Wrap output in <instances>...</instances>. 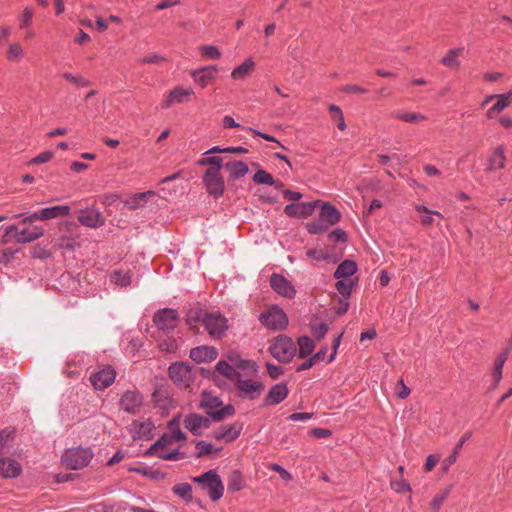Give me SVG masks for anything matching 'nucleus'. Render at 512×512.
I'll use <instances>...</instances> for the list:
<instances>
[{
	"label": "nucleus",
	"instance_id": "f257e3e1",
	"mask_svg": "<svg viewBox=\"0 0 512 512\" xmlns=\"http://www.w3.org/2000/svg\"><path fill=\"white\" fill-rule=\"evenodd\" d=\"M199 407L204 409L214 421L230 417L235 411L232 405L223 406L220 399L210 392L202 393Z\"/></svg>",
	"mask_w": 512,
	"mask_h": 512
},
{
	"label": "nucleus",
	"instance_id": "ea45409f",
	"mask_svg": "<svg viewBox=\"0 0 512 512\" xmlns=\"http://www.w3.org/2000/svg\"><path fill=\"white\" fill-rule=\"evenodd\" d=\"M452 490V485L445 487L439 494L435 495L430 502V509L433 512H437L442 506L443 502L447 499L448 495Z\"/></svg>",
	"mask_w": 512,
	"mask_h": 512
},
{
	"label": "nucleus",
	"instance_id": "f704fd0d",
	"mask_svg": "<svg viewBox=\"0 0 512 512\" xmlns=\"http://www.w3.org/2000/svg\"><path fill=\"white\" fill-rule=\"evenodd\" d=\"M132 427H133L134 433L139 438H144V437L147 438L151 434V432L154 428V424L150 420L135 421V422H133Z\"/></svg>",
	"mask_w": 512,
	"mask_h": 512
},
{
	"label": "nucleus",
	"instance_id": "4d7b16f0",
	"mask_svg": "<svg viewBox=\"0 0 512 512\" xmlns=\"http://www.w3.org/2000/svg\"><path fill=\"white\" fill-rule=\"evenodd\" d=\"M327 331H328V325L325 323H321L317 326L312 327V335L317 340H321L322 338H324Z\"/></svg>",
	"mask_w": 512,
	"mask_h": 512
},
{
	"label": "nucleus",
	"instance_id": "a878e982",
	"mask_svg": "<svg viewBox=\"0 0 512 512\" xmlns=\"http://www.w3.org/2000/svg\"><path fill=\"white\" fill-rule=\"evenodd\" d=\"M217 74V68L215 66H207L200 70L194 71L192 77L201 87H206L210 81H212Z\"/></svg>",
	"mask_w": 512,
	"mask_h": 512
},
{
	"label": "nucleus",
	"instance_id": "ddd939ff",
	"mask_svg": "<svg viewBox=\"0 0 512 512\" xmlns=\"http://www.w3.org/2000/svg\"><path fill=\"white\" fill-rule=\"evenodd\" d=\"M77 219L82 225L89 228H98L105 224L102 213L95 209L79 210Z\"/></svg>",
	"mask_w": 512,
	"mask_h": 512
},
{
	"label": "nucleus",
	"instance_id": "680f3d73",
	"mask_svg": "<svg viewBox=\"0 0 512 512\" xmlns=\"http://www.w3.org/2000/svg\"><path fill=\"white\" fill-rule=\"evenodd\" d=\"M328 238L333 242H344L346 240V233L341 229H335L329 233Z\"/></svg>",
	"mask_w": 512,
	"mask_h": 512
},
{
	"label": "nucleus",
	"instance_id": "aec40b11",
	"mask_svg": "<svg viewBox=\"0 0 512 512\" xmlns=\"http://www.w3.org/2000/svg\"><path fill=\"white\" fill-rule=\"evenodd\" d=\"M194 94L191 88L184 89L182 87H176L167 95L162 108H168L175 103H183L190 100V97Z\"/></svg>",
	"mask_w": 512,
	"mask_h": 512
},
{
	"label": "nucleus",
	"instance_id": "c756f323",
	"mask_svg": "<svg viewBox=\"0 0 512 512\" xmlns=\"http://www.w3.org/2000/svg\"><path fill=\"white\" fill-rule=\"evenodd\" d=\"M20 472V465L11 459L0 458V476L11 478L16 477Z\"/></svg>",
	"mask_w": 512,
	"mask_h": 512
},
{
	"label": "nucleus",
	"instance_id": "e433bc0d",
	"mask_svg": "<svg viewBox=\"0 0 512 512\" xmlns=\"http://www.w3.org/2000/svg\"><path fill=\"white\" fill-rule=\"evenodd\" d=\"M415 210L418 212V213H423L424 215H422L420 217V221L423 225L425 226H430L433 224L434 220L432 218V215H436L438 217H442V214L438 211H433V210H430L428 209L426 206L424 205H416L415 206Z\"/></svg>",
	"mask_w": 512,
	"mask_h": 512
},
{
	"label": "nucleus",
	"instance_id": "8fccbe9b",
	"mask_svg": "<svg viewBox=\"0 0 512 512\" xmlns=\"http://www.w3.org/2000/svg\"><path fill=\"white\" fill-rule=\"evenodd\" d=\"M159 348L163 352L173 353L177 350L178 344L174 338L168 337L159 343Z\"/></svg>",
	"mask_w": 512,
	"mask_h": 512
},
{
	"label": "nucleus",
	"instance_id": "423d86ee",
	"mask_svg": "<svg viewBox=\"0 0 512 512\" xmlns=\"http://www.w3.org/2000/svg\"><path fill=\"white\" fill-rule=\"evenodd\" d=\"M116 378V371L111 366H103L98 371L91 373L90 383L96 390H105Z\"/></svg>",
	"mask_w": 512,
	"mask_h": 512
},
{
	"label": "nucleus",
	"instance_id": "bf43d9fd",
	"mask_svg": "<svg viewBox=\"0 0 512 512\" xmlns=\"http://www.w3.org/2000/svg\"><path fill=\"white\" fill-rule=\"evenodd\" d=\"M457 460V451H453V453L448 456L447 458H445L443 461H442V465H441V471L443 473H446L450 467L456 462Z\"/></svg>",
	"mask_w": 512,
	"mask_h": 512
},
{
	"label": "nucleus",
	"instance_id": "39448f33",
	"mask_svg": "<svg viewBox=\"0 0 512 512\" xmlns=\"http://www.w3.org/2000/svg\"><path fill=\"white\" fill-rule=\"evenodd\" d=\"M270 352L280 362H289L296 352L293 341L286 336H279L270 346Z\"/></svg>",
	"mask_w": 512,
	"mask_h": 512
},
{
	"label": "nucleus",
	"instance_id": "b1692460",
	"mask_svg": "<svg viewBox=\"0 0 512 512\" xmlns=\"http://www.w3.org/2000/svg\"><path fill=\"white\" fill-rule=\"evenodd\" d=\"M497 102L487 111V117L493 119L512 103V90L506 94L496 95Z\"/></svg>",
	"mask_w": 512,
	"mask_h": 512
},
{
	"label": "nucleus",
	"instance_id": "09e8293b",
	"mask_svg": "<svg viewBox=\"0 0 512 512\" xmlns=\"http://www.w3.org/2000/svg\"><path fill=\"white\" fill-rule=\"evenodd\" d=\"M199 164L202 166L209 165L210 166L209 169L217 168V171H220V169L223 165V159L218 156L206 157V158H202L201 160H199Z\"/></svg>",
	"mask_w": 512,
	"mask_h": 512
},
{
	"label": "nucleus",
	"instance_id": "13d9d810",
	"mask_svg": "<svg viewBox=\"0 0 512 512\" xmlns=\"http://www.w3.org/2000/svg\"><path fill=\"white\" fill-rule=\"evenodd\" d=\"M391 487L394 491L398 492V493H403V492H406V491H410V486L409 484L403 480V479H400V480H392L391 481Z\"/></svg>",
	"mask_w": 512,
	"mask_h": 512
},
{
	"label": "nucleus",
	"instance_id": "bb28decb",
	"mask_svg": "<svg viewBox=\"0 0 512 512\" xmlns=\"http://www.w3.org/2000/svg\"><path fill=\"white\" fill-rule=\"evenodd\" d=\"M506 163L505 147L502 145L497 146L491 153L488 161V170L503 169Z\"/></svg>",
	"mask_w": 512,
	"mask_h": 512
},
{
	"label": "nucleus",
	"instance_id": "dca6fc26",
	"mask_svg": "<svg viewBox=\"0 0 512 512\" xmlns=\"http://www.w3.org/2000/svg\"><path fill=\"white\" fill-rule=\"evenodd\" d=\"M271 287L274 289L275 292L278 294L287 297V298H293L295 296L296 290L291 284L290 281H288L284 276L274 274L271 276L270 279Z\"/></svg>",
	"mask_w": 512,
	"mask_h": 512
},
{
	"label": "nucleus",
	"instance_id": "c85d7f7f",
	"mask_svg": "<svg viewBox=\"0 0 512 512\" xmlns=\"http://www.w3.org/2000/svg\"><path fill=\"white\" fill-rule=\"evenodd\" d=\"M208 314L209 313H206L198 306L191 307L187 312L186 324L189 326L191 330L198 332V322H203V318L205 317V315Z\"/></svg>",
	"mask_w": 512,
	"mask_h": 512
},
{
	"label": "nucleus",
	"instance_id": "79ce46f5",
	"mask_svg": "<svg viewBox=\"0 0 512 512\" xmlns=\"http://www.w3.org/2000/svg\"><path fill=\"white\" fill-rule=\"evenodd\" d=\"M298 344H299V356L300 357L304 358L313 352L314 343H313L312 339H310L309 337L303 336V337L299 338Z\"/></svg>",
	"mask_w": 512,
	"mask_h": 512
},
{
	"label": "nucleus",
	"instance_id": "cd10ccee",
	"mask_svg": "<svg viewBox=\"0 0 512 512\" xmlns=\"http://www.w3.org/2000/svg\"><path fill=\"white\" fill-rule=\"evenodd\" d=\"M319 218L330 227L339 221L340 212L334 206L325 203L321 208Z\"/></svg>",
	"mask_w": 512,
	"mask_h": 512
},
{
	"label": "nucleus",
	"instance_id": "2eb2a0df",
	"mask_svg": "<svg viewBox=\"0 0 512 512\" xmlns=\"http://www.w3.org/2000/svg\"><path fill=\"white\" fill-rule=\"evenodd\" d=\"M318 202L319 201L289 204L285 207L284 212L290 217L306 218L312 215Z\"/></svg>",
	"mask_w": 512,
	"mask_h": 512
},
{
	"label": "nucleus",
	"instance_id": "473e14b6",
	"mask_svg": "<svg viewBox=\"0 0 512 512\" xmlns=\"http://www.w3.org/2000/svg\"><path fill=\"white\" fill-rule=\"evenodd\" d=\"M225 168L233 179L241 178L248 172V166L242 161L228 162Z\"/></svg>",
	"mask_w": 512,
	"mask_h": 512
},
{
	"label": "nucleus",
	"instance_id": "0eeeda50",
	"mask_svg": "<svg viewBox=\"0 0 512 512\" xmlns=\"http://www.w3.org/2000/svg\"><path fill=\"white\" fill-rule=\"evenodd\" d=\"M260 321L268 328L278 330L286 327L288 319L282 309L271 307L260 316Z\"/></svg>",
	"mask_w": 512,
	"mask_h": 512
},
{
	"label": "nucleus",
	"instance_id": "6e6d98bb",
	"mask_svg": "<svg viewBox=\"0 0 512 512\" xmlns=\"http://www.w3.org/2000/svg\"><path fill=\"white\" fill-rule=\"evenodd\" d=\"M173 490L177 495H179L182 498H190L191 497L192 488L187 483L178 484V485L174 486Z\"/></svg>",
	"mask_w": 512,
	"mask_h": 512
},
{
	"label": "nucleus",
	"instance_id": "9d476101",
	"mask_svg": "<svg viewBox=\"0 0 512 512\" xmlns=\"http://www.w3.org/2000/svg\"><path fill=\"white\" fill-rule=\"evenodd\" d=\"M153 321L159 330L171 331L177 326L178 315L175 310L165 308L155 313Z\"/></svg>",
	"mask_w": 512,
	"mask_h": 512
},
{
	"label": "nucleus",
	"instance_id": "6e6552de",
	"mask_svg": "<svg viewBox=\"0 0 512 512\" xmlns=\"http://www.w3.org/2000/svg\"><path fill=\"white\" fill-rule=\"evenodd\" d=\"M203 324L208 333L214 337H221L227 330V320L219 313H209L203 318Z\"/></svg>",
	"mask_w": 512,
	"mask_h": 512
},
{
	"label": "nucleus",
	"instance_id": "de8ad7c7",
	"mask_svg": "<svg viewBox=\"0 0 512 512\" xmlns=\"http://www.w3.org/2000/svg\"><path fill=\"white\" fill-rule=\"evenodd\" d=\"M253 180L257 184H267V185L274 184L273 176L271 174H269L268 172H266L265 170H262V169L258 170L254 174Z\"/></svg>",
	"mask_w": 512,
	"mask_h": 512
},
{
	"label": "nucleus",
	"instance_id": "a19ab883",
	"mask_svg": "<svg viewBox=\"0 0 512 512\" xmlns=\"http://www.w3.org/2000/svg\"><path fill=\"white\" fill-rule=\"evenodd\" d=\"M244 486V480L242 474L235 470L233 471L228 479V489L231 491H239Z\"/></svg>",
	"mask_w": 512,
	"mask_h": 512
},
{
	"label": "nucleus",
	"instance_id": "c9c22d12",
	"mask_svg": "<svg viewBox=\"0 0 512 512\" xmlns=\"http://www.w3.org/2000/svg\"><path fill=\"white\" fill-rule=\"evenodd\" d=\"M228 360L232 366L235 367V371L238 370H253L254 363L250 360L242 359L238 354L231 353L228 355Z\"/></svg>",
	"mask_w": 512,
	"mask_h": 512
},
{
	"label": "nucleus",
	"instance_id": "a211bd4d",
	"mask_svg": "<svg viewBox=\"0 0 512 512\" xmlns=\"http://www.w3.org/2000/svg\"><path fill=\"white\" fill-rule=\"evenodd\" d=\"M20 226L22 227L18 236V243L20 244L33 242L44 235V229L41 226L33 225V223L26 225L20 223Z\"/></svg>",
	"mask_w": 512,
	"mask_h": 512
},
{
	"label": "nucleus",
	"instance_id": "4468645a",
	"mask_svg": "<svg viewBox=\"0 0 512 512\" xmlns=\"http://www.w3.org/2000/svg\"><path fill=\"white\" fill-rule=\"evenodd\" d=\"M235 384L242 395L248 397L249 399L257 398L264 389L260 382L242 379L241 377L237 378Z\"/></svg>",
	"mask_w": 512,
	"mask_h": 512
},
{
	"label": "nucleus",
	"instance_id": "9b49d317",
	"mask_svg": "<svg viewBox=\"0 0 512 512\" xmlns=\"http://www.w3.org/2000/svg\"><path fill=\"white\" fill-rule=\"evenodd\" d=\"M204 183L206 185L207 191L214 195L215 197H219L224 192V180L220 174V171L215 169H207L204 177Z\"/></svg>",
	"mask_w": 512,
	"mask_h": 512
},
{
	"label": "nucleus",
	"instance_id": "f8f14e48",
	"mask_svg": "<svg viewBox=\"0 0 512 512\" xmlns=\"http://www.w3.org/2000/svg\"><path fill=\"white\" fill-rule=\"evenodd\" d=\"M183 424L193 435L200 436L210 427V419L196 413H191L184 418Z\"/></svg>",
	"mask_w": 512,
	"mask_h": 512
},
{
	"label": "nucleus",
	"instance_id": "6ab92c4d",
	"mask_svg": "<svg viewBox=\"0 0 512 512\" xmlns=\"http://www.w3.org/2000/svg\"><path fill=\"white\" fill-rule=\"evenodd\" d=\"M142 403L143 397L137 391H126L120 399V407L129 413H136Z\"/></svg>",
	"mask_w": 512,
	"mask_h": 512
},
{
	"label": "nucleus",
	"instance_id": "2f4dec72",
	"mask_svg": "<svg viewBox=\"0 0 512 512\" xmlns=\"http://www.w3.org/2000/svg\"><path fill=\"white\" fill-rule=\"evenodd\" d=\"M509 355V349H505L501 354L498 355L495 364H494V370L492 373L493 381H494V387L498 386L502 379V369L503 366L508 358Z\"/></svg>",
	"mask_w": 512,
	"mask_h": 512
},
{
	"label": "nucleus",
	"instance_id": "7c9ffc66",
	"mask_svg": "<svg viewBox=\"0 0 512 512\" xmlns=\"http://www.w3.org/2000/svg\"><path fill=\"white\" fill-rule=\"evenodd\" d=\"M356 271V263L352 260H345L337 267L334 276L337 279H350L349 277L352 276Z\"/></svg>",
	"mask_w": 512,
	"mask_h": 512
},
{
	"label": "nucleus",
	"instance_id": "f03ea898",
	"mask_svg": "<svg viewBox=\"0 0 512 512\" xmlns=\"http://www.w3.org/2000/svg\"><path fill=\"white\" fill-rule=\"evenodd\" d=\"M93 458L91 449L88 448H72L62 455V463L72 470L81 469L88 465Z\"/></svg>",
	"mask_w": 512,
	"mask_h": 512
},
{
	"label": "nucleus",
	"instance_id": "052dcab7",
	"mask_svg": "<svg viewBox=\"0 0 512 512\" xmlns=\"http://www.w3.org/2000/svg\"><path fill=\"white\" fill-rule=\"evenodd\" d=\"M33 17V11L31 8L26 7L23 11L22 17H21V24L20 28H26L30 25L31 20Z\"/></svg>",
	"mask_w": 512,
	"mask_h": 512
},
{
	"label": "nucleus",
	"instance_id": "5701e85b",
	"mask_svg": "<svg viewBox=\"0 0 512 512\" xmlns=\"http://www.w3.org/2000/svg\"><path fill=\"white\" fill-rule=\"evenodd\" d=\"M190 357L198 363L212 361L217 357V351L213 347L199 346L190 351Z\"/></svg>",
	"mask_w": 512,
	"mask_h": 512
},
{
	"label": "nucleus",
	"instance_id": "412c9836",
	"mask_svg": "<svg viewBox=\"0 0 512 512\" xmlns=\"http://www.w3.org/2000/svg\"><path fill=\"white\" fill-rule=\"evenodd\" d=\"M288 388L286 384L279 383L274 385L266 395L264 404L266 406H274L282 402L288 395Z\"/></svg>",
	"mask_w": 512,
	"mask_h": 512
},
{
	"label": "nucleus",
	"instance_id": "49530a36",
	"mask_svg": "<svg viewBox=\"0 0 512 512\" xmlns=\"http://www.w3.org/2000/svg\"><path fill=\"white\" fill-rule=\"evenodd\" d=\"M462 49H453L448 52V54L442 59L443 65L447 67H457L459 65V61L457 57L459 56Z\"/></svg>",
	"mask_w": 512,
	"mask_h": 512
},
{
	"label": "nucleus",
	"instance_id": "393cba45",
	"mask_svg": "<svg viewBox=\"0 0 512 512\" xmlns=\"http://www.w3.org/2000/svg\"><path fill=\"white\" fill-rule=\"evenodd\" d=\"M391 116L400 121L412 124H421L428 119V117L424 114L405 110H396L392 112Z\"/></svg>",
	"mask_w": 512,
	"mask_h": 512
},
{
	"label": "nucleus",
	"instance_id": "338daca9",
	"mask_svg": "<svg viewBox=\"0 0 512 512\" xmlns=\"http://www.w3.org/2000/svg\"><path fill=\"white\" fill-rule=\"evenodd\" d=\"M11 435L12 432L9 430H3L0 432V453H2L5 447L7 446Z\"/></svg>",
	"mask_w": 512,
	"mask_h": 512
},
{
	"label": "nucleus",
	"instance_id": "f3484780",
	"mask_svg": "<svg viewBox=\"0 0 512 512\" xmlns=\"http://www.w3.org/2000/svg\"><path fill=\"white\" fill-rule=\"evenodd\" d=\"M243 428V425L241 423H233L230 425H224L219 428H217L213 436L217 440H222L225 442H232L234 441L241 433Z\"/></svg>",
	"mask_w": 512,
	"mask_h": 512
},
{
	"label": "nucleus",
	"instance_id": "e2e57ef3",
	"mask_svg": "<svg viewBox=\"0 0 512 512\" xmlns=\"http://www.w3.org/2000/svg\"><path fill=\"white\" fill-rule=\"evenodd\" d=\"M53 157V153L51 151H45L37 155L33 160L32 163L34 164H42L46 163L49 160H51Z\"/></svg>",
	"mask_w": 512,
	"mask_h": 512
},
{
	"label": "nucleus",
	"instance_id": "a18cd8bd",
	"mask_svg": "<svg viewBox=\"0 0 512 512\" xmlns=\"http://www.w3.org/2000/svg\"><path fill=\"white\" fill-rule=\"evenodd\" d=\"M198 458L210 455L212 453H219L220 449H214L213 445L204 441H199L196 444Z\"/></svg>",
	"mask_w": 512,
	"mask_h": 512
},
{
	"label": "nucleus",
	"instance_id": "20e7f679",
	"mask_svg": "<svg viewBox=\"0 0 512 512\" xmlns=\"http://www.w3.org/2000/svg\"><path fill=\"white\" fill-rule=\"evenodd\" d=\"M70 213V207L67 205H57L43 208L34 212L21 220L22 225L32 224L37 220L47 221L61 216H67Z\"/></svg>",
	"mask_w": 512,
	"mask_h": 512
},
{
	"label": "nucleus",
	"instance_id": "864d4df0",
	"mask_svg": "<svg viewBox=\"0 0 512 512\" xmlns=\"http://www.w3.org/2000/svg\"><path fill=\"white\" fill-rule=\"evenodd\" d=\"M200 51L203 55L207 56L210 59H219L221 53L216 46L212 45H204L200 47Z\"/></svg>",
	"mask_w": 512,
	"mask_h": 512
},
{
	"label": "nucleus",
	"instance_id": "c03bdc74",
	"mask_svg": "<svg viewBox=\"0 0 512 512\" xmlns=\"http://www.w3.org/2000/svg\"><path fill=\"white\" fill-rule=\"evenodd\" d=\"M338 292L346 299L350 296L353 287V281L351 279H339L335 284Z\"/></svg>",
	"mask_w": 512,
	"mask_h": 512
},
{
	"label": "nucleus",
	"instance_id": "58836bf2",
	"mask_svg": "<svg viewBox=\"0 0 512 512\" xmlns=\"http://www.w3.org/2000/svg\"><path fill=\"white\" fill-rule=\"evenodd\" d=\"M24 55V49L19 42L11 43L6 52V57L11 62H19Z\"/></svg>",
	"mask_w": 512,
	"mask_h": 512
},
{
	"label": "nucleus",
	"instance_id": "69168bd1",
	"mask_svg": "<svg viewBox=\"0 0 512 512\" xmlns=\"http://www.w3.org/2000/svg\"><path fill=\"white\" fill-rule=\"evenodd\" d=\"M439 461V457L437 455L431 454L427 457L426 463L424 465V471H431Z\"/></svg>",
	"mask_w": 512,
	"mask_h": 512
},
{
	"label": "nucleus",
	"instance_id": "4c0bfd02",
	"mask_svg": "<svg viewBox=\"0 0 512 512\" xmlns=\"http://www.w3.org/2000/svg\"><path fill=\"white\" fill-rule=\"evenodd\" d=\"M254 66V61L251 58H249L243 64L235 68L231 76L234 79H243L253 70Z\"/></svg>",
	"mask_w": 512,
	"mask_h": 512
},
{
	"label": "nucleus",
	"instance_id": "37998d69",
	"mask_svg": "<svg viewBox=\"0 0 512 512\" xmlns=\"http://www.w3.org/2000/svg\"><path fill=\"white\" fill-rule=\"evenodd\" d=\"M329 111L331 114V118L334 122H336L337 127L340 130H345L346 124L340 107L332 104L329 106Z\"/></svg>",
	"mask_w": 512,
	"mask_h": 512
},
{
	"label": "nucleus",
	"instance_id": "3c124183",
	"mask_svg": "<svg viewBox=\"0 0 512 512\" xmlns=\"http://www.w3.org/2000/svg\"><path fill=\"white\" fill-rule=\"evenodd\" d=\"M62 77L64 79H66L67 81L75 84L76 86H79V87H87L90 85V82L86 79H84L83 77H77V76H74L73 74L69 73V72H65L62 74Z\"/></svg>",
	"mask_w": 512,
	"mask_h": 512
},
{
	"label": "nucleus",
	"instance_id": "0e129e2a",
	"mask_svg": "<svg viewBox=\"0 0 512 512\" xmlns=\"http://www.w3.org/2000/svg\"><path fill=\"white\" fill-rule=\"evenodd\" d=\"M165 59L163 57H161L160 55H157V54H149V55H146L144 56L142 59H141V62L143 63H148V64H160L161 62H163Z\"/></svg>",
	"mask_w": 512,
	"mask_h": 512
},
{
	"label": "nucleus",
	"instance_id": "5fc2aeb1",
	"mask_svg": "<svg viewBox=\"0 0 512 512\" xmlns=\"http://www.w3.org/2000/svg\"><path fill=\"white\" fill-rule=\"evenodd\" d=\"M329 227L327 224H325L321 219L319 218L316 222H310L307 224V229L311 234H318L325 230H327Z\"/></svg>",
	"mask_w": 512,
	"mask_h": 512
},
{
	"label": "nucleus",
	"instance_id": "4be33fe9",
	"mask_svg": "<svg viewBox=\"0 0 512 512\" xmlns=\"http://www.w3.org/2000/svg\"><path fill=\"white\" fill-rule=\"evenodd\" d=\"M155 195L156 193L154 191L136 193L125 199L123 203L129 210H135L144 207L150 199L155 197Z\"/></svg>",
	"mask_w": 512,
	"mask_h": 512
},
{
	"label": "nucleus",
	"instance_id": "774afa93",
	"mask_svg": "<svg viewBox=\"0 0 512 512\" xmlns=\"http://www.w3.org/2000/svg\"><path fill=\"white\" fill-rule=\"evenodd\" d=\"M20 224L19 225H10L6 228V236L14 238L15 241L18 243V236L20 232Z\"/></svg>",
	"mask_w": 512,
	"mask_h": 512
},
{
	"label": "nucleus",
	"instance_id": "72a5a7b5",
	"mask_svg": "<svg viewBox=\"0 0 512 512\" xmlns=\"http://www.w3.org/2000/svg\"><path fill=\"white\" fill-rule=\"evenodd\" d=\"M216 370L219 374L234 382H236L237 378L240 377L238 371H235V367L231 365L229 360L218 362L216 365Z\"/></svg>",
	"mask_w": 512,
	"mask_h": 512
},
{
	"label": "nucleus",
	"instance_id": "603ef678",
	"mask_svg": "<svg viewBox=\"0 0 512 512\" xmlns=\"http://www.w3.org/2000/svg\"><path fill=\"white\" fill-rule=\"evenodd\" d=\"M111 282H113L116 285L127 286L130 283V277L126 273L117 271L111 275Z\"/></svg>",
	"mask_w": 512,
	"mask_h": 512
},
{
	"label": "nucleus",
	"instance_id": "1a4fd4ad",
	"mask_svg": "<svg viewBox=\"0 0 512 512\" xmlns=\"http://www.w3.org/2000/svg\"><path fill=\"white\" fill-rule=\"evenodd\" d=\"M169 375L172 381L180 386L187 388L193 379V374L188 365L185 363H175L169 368Z\"/></svg>",
	"mask_w": 512,
	"mask_h": 512
},
{
	"label": "nucleus",
	"instance_id": "7ed1b4c3",
	"mask_svg": "<svg viewBox=\"0 0 512 512\" xmlns=\"http://www.w3.org/2000/svg\"><path fill=\"white\" fill-rule=\"evenodd\" d=\"M193 480L201 484V486L207 490L213 501H217L222 497L224 486L219 475L215 471L210 470L198 477H195Z\"/></svg>",
	"mask_w": 512,
	"mask_h": 512
}]
</instances>
